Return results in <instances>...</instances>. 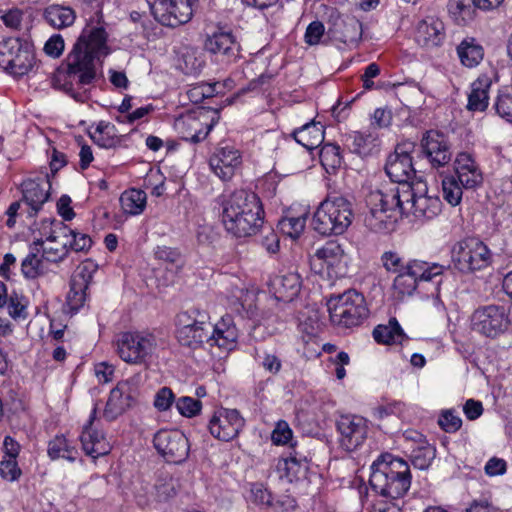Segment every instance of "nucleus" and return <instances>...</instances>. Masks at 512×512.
Instances as JSON below:
<instances>
[{"label": "nucleus", "instance_id": "1", "mask_svg": "<svg viewBox=\"0 0 512 512\" xmlns=\"http://www.w3.org/2000/svg\"><path fill=\"white\" fill-rule=\"evenodd\" d=\"M108 34L103 26L87 25L66 57L65 70H58L55 86L77 101H84V92H75L74 85L82 88L96 79V65L110 53L107 45Z\"/></svg>", "mask_w": 512, "mask_h": 512}, {"label": "nucleus", "instance_id": "2", "mask_svg": "<svg viewBox=\"0 0 512 512\" xmlns=\"http://www.w3.org/2000/svg\"><path fill=\"white\" fill-rule=\"evenodd\" d=\"M222 223L235 237L255 235L263 225L264 209L260 198L253 191L239 189L223 196Z\"/></svg>", "mask_w": 512, "mask_h": 512}, {"label": "nucleus", "instance_id": "3", "mask_svg": "<svg viewBox=\"0 0 512 512\" xmlns=\"http://www.w3.org/2000/svg\"><path fill=\"white\" fill-rule=\"evenodd\" d=\"M369 484L380 496L393 502L397 501L410 489V467L403 459L391 454H382L371 465Z\"/></svg>", "mask_w": 512, "mask_h": 512}, {"label": "nucleus", "instance_id": "4", "mask_svg": "<svg viewBox=\"0 0 512 512\" xmlns=\"http://www.w3.org/2000/svg\"><path fill=\"white\" fill-rule=\"evenodd\" d=\"M351 202L343 196L327 197L315 211L313 229L323 236L341 235L353 219Z\"/></svg>", "mask_w": 512, "mask_h": 512}, {"label": "nucleus", "instance_id": "5", "mask_svg": "<svg viewBox=\"0 0 512 512\" xmlns=\"http://www.w3.org/2000/svg\"><path fill=\"white\" fill-rule=\"evenodd\" d=\"M327 307L331 322L340 328L359 326L369 315L364 296L354 289L331 295Z\"/></svg>", "mask_w": 512, "mask_h": 512}, {"label": "nucleus", "instance_id": "6", "mask_svg": "<svg viewBox=\"0 0 512 512\" xmlns=\"http://www.w3.org/2000/svg\"><path fill=\"white\" fill-rule=\"evenodd\" d=\"M394 197L395 194L385 195L382 189L371 191L366 196L368 212L365 214L364 224L369 230L385 233L394 229L401 218Z\"/></svg>", "mask_w": 512, "mask_h": 512}, {"label": "nucleus", "instance_id": "7", "mask_svg": "<svg viewBox=\"0 0 512 512\" xmlns=\"http://www.w3.org/2000/svg\"><path fill=\"white\" fill-rule=\"evenodd\" d=\"M177 324V339L182 346L197 349L205 342L210 344L213 324L206 311L198 308L183 311L177 315Z\"/></svg>", "mask_w": 512, "mask_h": 512}, {"label": "nucleus", "instance_id": "8", "mask_svg": "<svg viewBox=\"0 0 512 512\" xmlns=\"http://www.w3.org/2000/svg\"><path fill=\"white\" fill-rule=\"evenodd\" d=\"M36 65L31 44L19 38H7L0 42V67L14 77L27 75Z\"/></svg>", "mask_w": 512, "mask_h": 512}, {"label": "nucleus", "instance_id": "9", "mask_svg": "<svg viewBox=\"0 0 512 512\" xmlns=\"http://www.w3.org/2000/svg\"><path fill=\"white\" fill-rule=\"evenodd\" d=\"M452 260L461 272H475L487 268L492 261L488 247L477 238H466L452 248Z\"/></svg>", "mask_w": 512, "mask_h": 512}, {"label": "nucleus", "instance_id": "10", "mask_svg": "<svg viewBox=\"0 0 512 512\" xmlns=\"http://www.w3.org/2000/svg\"><path fill=\"white\" fill-rule=\"evenodd\" d=\"M157 347L152 334L143 332H123L117 336L116 350L119 357L129 364H145Z\"/></svg>", "mask_w": 512, "mask_h": 512}, {"label": "nucleus", "instance_id": "11", "mask_svg": "<svg viewBox=\"0 0 512 512\" xmlns=\"http://www.w3.org/2000/svg\"><path fill=\"white\" fill-rule=\"evenodd\" d=\"M155 20L164 26L188 23L199 0H146Z\"/></svg>", "mask_w": 512, "mask_h": 512}, {"label": "nucleus", "instance_id": "12", "mask_svg": "<svg viewBox=\"0 0 512 512\" xmlns=\"http://www.w3.org/2000/svg\"><path fill=\"white\" fill-rule=\"evenodd\" d=\"M510 324L503 306L487 305L476 309L471 316V328L474 332L496 338L503 334Z\"/></svg>", "mask_w": 512, "mask_h": 512}, {"label": "nucleus", "instance_id": "13", "mask_svg": "<svg viewBox=\"0 0 512 512\" xmlns=\"http://www.w3.org/2000/svg\"><path fill=\"white\" fill-rule=\"evenodd\" d=\"M153 444L157 452L170 463H182L190 451L187 437L178 429L159 430L154 435Z\"/></svg>", "mask_w": 512, "mask_h": 512}, {"label": "nucleus", "instance_id": "14", "mask_svg": "<svg viewBox=\"0 0 512 512\" xmlns=\"http://www.w3.org/2000/svg\"><path fill=\"white\" fill-rule=\"evenodd\" d=\"M215 123L214 117H210V111L200 108L177 118L175 128L184 140L199 143L208 136Z\"/></svg>", "mask_w": 512, "mask_h": 512}, {"label": "nucleus", "instance_id": "15", "mask_svg": "<svg viewBox=\"0 0 512 512\" xmlns=\"http://www.w3.org/2000/svg\"><path fill=\"white\" fill-rule=\"evenodd\" d=\"M244 425L245 420L236 409H217L208 421L210 434L214 438L226 442L236 438Z\"/></svg>", "mask_w": 512, "mask_h": 512}, {"label": "nucleus", "instance_id": "16", "mask_svg": "<svg viewBox=\"0 0 512 512\" xmlns=\"http://www.w3.org/2000/svg\"><path fill=\"white\" fill-rule=\"evenodd\" d=\"M339 444L347 452L357 450L363 445L368 434L367 421L357 415H342L337 420Z\"/></svg>", "mask_w": 512, "mask_h": 512}, {"label": "nucleus", "instance_id": "17", "mask_svg": "<svg viewBox=\"0 0 512 512\" xmlns=\"http://www.w3.org/2000/svg\"><path fill=\"white\" fill-rule=\"evenodd\" d=\"M412 148V143L400 144L388 156L385 172L392 182L400 184L418 179L410 155Z\"/></svg>", "mask_w": 512, "mask_h": 512}, {"label": "nucleus", "instance_id": "18", "mask_svg": "<svg viewBox=\"0 0 512 512\" xmlns=\"http://www.w3.org/2000/svg\"><path fill=\"white\" fill-rule=\"evenodd\" d=\"M345 252L340 244L335 241H328L322 247L317 248L310 256L311 269L318 274L325 271L338 273L345 265Z\"/></svg>", "mask_w": 512, "mask_h": 512}, {"label": "nucleus", "instance_id": "19", "mask_svg": "<svg viewBox=\"0 0 512 512\" xmlns=\"http://www.w3.org/2000/svg\"><path fill=\"white\" fill-rule=\"evenodd\" d=\"M96 266L91 261L82 263L70 280V290L67 295V306L73 313L83 307L86 301V290L93 277Z\"/></svg>", "mask_w": 512, "mask_h": 512}, {"label": "nucleus", "instance_id": "20", "mask_svg": "<svg viewBox=\"0 0 512 512\" xmlns=\"http://www.w3.org/2000/svg\"><path fill=\"white\" fill-rule=\"evenodd\" d=\"M205 49L226 64L240 57V44L231 32H215L205 41Z\"/></svg>", "mask_w": 512, "mask_h": 512}, {"label": "nucleus", "instance_id": "21", "mask_svg": "<svg viewBox=\"0 0 512 512\" xmlns=\"http://www.w3.org/2000/svg\"><path fill=\"white\" fill-rule=\"evenodd\" d=\"M421 149L434 167L448 164L452 157L445 135L438 131L426 132L421 140Z\"/></svg>", "mask_w": 512, "mask_h": 512}, {"label": "nucleus", "instance_id": "22", "mask_svg": "<svg viewBox=\"0 0 512 512\" xmlns=\"http://www.w3.org/2000/svg\"><path fill=\"white\" fill-rule=\"evenodd\" d=\"M240 164L239 151L228 144L218 147L209 160L211 170L223 181L230 180Z\"/></svg>", "mask_w": 512, "mask_h": 512}, {"label": "nucleus", "instance_id": "23", "mask_svg": "<svg viewBox=\"0 0 512 512\" xmlns=\"http://www.w3.org/2000/svg\"><path fill=\"white\" fill-rule=\"evenodd\" d=\"M97 409V405H94L89 420L84 426L80 437L84 452L93 459L107 455L111 450L110 443L107 441L104 434L92 429V424L96 419Z\"/></svg>", "mask_w": 512, "mask_h": 512}, {"label": "nucleus", "instance_id": "24", "mask_svg": "<svg viewBox=\"0 0 512 512\" xmlns=\"http://www.w3.org/2000/svg\"><path fill=\"white\" fill-rule=\"evenodd\" d=\"M50 188L48 175L27 179L22 183L23 200L30 206L31 212L29 214L31 216L36 215L48 200Z\"/></svg>", "mask_w": 512, "mask_h": 512}, {"label": "nucleus", "instance_id": "25", "mask_svg": "<svg viewBox=\"0 0 512 512\" xmlns=\"http://www.w3.org/2000/svg\"><path fill=\"white\" fill-rule=\"evenodd\" d=\"M399 186L391 185V187H383L385 195L395 194L394 201L397 202V208L400 210V215L411 212L410 205L414 202L417 195L425 192V181L421 178L412 181L400 183Z\"/></svg>", "mask_w": 512, "mask_h": 512}, {"label": "nucleus", "instance_id": "26", "mask_svg": "<svg viewBox=\"0 0 512 512\" xmlns=\"http://www.w3.org/2000/svg\"><path fill=\"white\" fill-rule=\"evenodd\" d=\"M446 38L444 23L429 16L421 20L416 29V41L423 47L434 48L443 44Z\"/></svg>", "mask_w": 512, "mask_h": 512}, {"label": "nucleus", "instance_id": "27", "mask_svg": "<svg viewBox=\"0 0 512 512\" xmlns=\"http://www.w3.org/2000/svg\"><path fill=\"white\" fill-rule=\"evenodd\" d=\"M134 402L128 382H120L110 391L103 416L108 421H113L122 415Z\"/></svg>", "mask_w": 512, "mask_h": 512}, {"label": "nucleus", "instance_id": "28", "mask_svg": "<svg viewBox=\"0 0 512 512\" xmlns=\"http://www.w3.org/2000/svg\"><path fill=\"white\" fill-rule=\"evenodd\" d=\"M454 168L456 179L466 189L475 188L483 181L482 172L469 153H459L456 157Z\"/></svg>", "mask_w": 512, "mask_h": 512}, {"label": "nucleus", "instance_id": "29", "mask_svg": "<svg viewBox=\"0 0 512 512\" xmlns=\"http://www.w3.org/2000/svg\"><path fill=\"white\" fill-rule=\"evenodd\" d=\"M350 141V150L361 156H372L379 151L380 141L376 127H369L361 131H353L346 136Z\"/></svg>", "mask_w": 512, "mask_h": 512}, {"label": "nucleus", "instance_id": "30", "mask_svg": "<svg viewBox=\"0 0 512 512\" xmlns=\"http://www.w3.org/2000/svg\"><path fill=\"white\" fill-rule=\"evenodd\" d=\"M239 336L238 329L231 315H224L211 330L210 346L232 350L236 347Z\"/></svg>", "mask_w": 512, "mask_h": 512}, {"label": "nucleus", "instance_id": "31", "mask_svg": "<svg viewBox=\"0 0 512 512\" xmlns=\"http://www.w3.org/2000/svg\"><path fill=\"white\" fill-rule=\"evenodd\" d=\"M238 282L232 285L228 294L231 309L242 317L252 318L256 314V295Z\"/></svg>", "mask_w": 512, "mask_h": 512}, {"label": "nucleus", "instance_id": "32", "mask_svg": "<svg viewBox=\"0 0 512 512\" xmlns=\"http://www.w3.org/2000/svg\"><path fill=\"white\" fill-rule=\"evenodd\" d=\"M42 246L43 240L38 239L34 241L30 247L29 254L22 261L21 271L27 279H36L47 274L49 271V263L43 258V254L39 256Z\"/></svg>", "mask_w": 512, "mask_h": 512}, {"label": "nucleus", "instance_id": "33", "mask_svg": "<svg viewBox=\"0 0 512 512\" xmlns=\"http://www.w3.org/2000/svg\"><path fill=\"white\" fill-rule=\"evenodd\" d=\"M270 286L278 300L291 301L300 291V277L296 273L275 276L270 281Z\"/></svg>", "mask_w": 512, "mask_h": 512}, {"label": "nucleus", "instance_id": "34", "mask_svg": "<svg viewBox=\"0 0 512 512\" xmlns=\"http://www.w3.org/2000/svg\"><path fill=\"white\" fill-rule=\"evenodd\" d=\"M293 138L307 150L318 148L324 140V127L320 122L311 121L293 131Z\"/></svg>", "mask_w": 512, "mask_h": 512}, {"label": "nucleus", "instance_id": "35", "mask_svg": "<svg viewBox=\"0 0 512 512\" xmlns=\"http://www.w3.org/2000/svg\"><path fill=\"white\" fill-rule=\"evenodd\" d=\"M43 18L54 29H64L73 25L76 12L70 6L51 4L44 9Z\"/></svg>", "mask_w": 512, "mask_h": 512}, {"label": "nucleus", "instance_id": "36", "mask_svg": "<svg viewBox=\"0 0 512 512\" xmlns=\"http://www.w3.org/2000/svg\"><path fill=\"white\" fill-rule=\"evenodd\" d=\"M56 226L57 229L53 230L47 240L58 241L60 238H63L64 241L68 242V246L77 252L91 247L92 240L87 234L75 232L61 222H58Z\"/></svg>", "mask_w": 512, "mask_h": 512}, {"label": "nucleus", "instance_id": "37", "mask_svg": "<svg viewBox=\"0 0 512 512\" xmlns=\"http://www.w3.org/2000/svg\"><path fill=\"white\" fill-rule=\"evenodd\" d=\"M276 471L281 479L292 482L306 470V457L293 451L288 457L279 458L275 465Z\"/></svg>", "mask_w": 512, "mask_h": 512}, {"label": "nucleus", "instance_id": "38", "mask_svg": "<svg viewBox=\"0 0 512 512\" xmlns=\"http://www.w3.org/2000/svg\"><path fill=\"white\" fill-rule=\"evenodd\" d=\"M456 50L461 64L467 68L478 66L484 58L482 45L473 37L464 38Z\"/></svg>", "mask_w": 512, "mask_h": 512}, {"label": "nucleus", "instance_id": "39", "mask_svg": "<svg viewBox=\"0 0 512 512\" xmlns=\"http://www.w3.org/2000/svg\"><path fill=\"white\" fill-rule=\"evenodd\" d=\"M441 200L437 196L428 195V187L425 183V192L417 195L409 209L417 218L432 219L441 211Z\"/></svg>", "mask_w": 512, "mask_h": 512}, {"label": "nucleus", "instance_id": "40", "mask_svg": "<svg viewBox=\"0 0 512 512\" xmlns=\"http://www.w3.org/2000/svg\"><path fill=\"white\" fill-rule=\"evenodd\" d=\"M444 266L436 263L430 264L419 260H409L405 264V271L418 281H433L443 273Z\"/></svg>", "mask_w": 512, "mask_h": 512}, {"label": "nucleus", "instance_id": "41", "mask_svg": "<svg viewBox=\"0 0 512 512\" xmlns=\"http://www.w3.org/2000/svg\"><path fill=\"white\" fill-rule=\"evenodd\" d=\"M491 81L487 76L479 77L472 83L468 96L467 109L470 111H484L488 107L489 89Z\"/></svg>", "mask_w": 512, "mask_h": 512}, {"label": "nucleus", "instance_id": "42", "mask_svg": "<svg viewBox=\"0 0 512 512\" xmlns=\"http://www.w3.org/2000/svg\"><path fill=\"white\" fill-rule=\"evenodd\" d=\"M373 337L381 344H402L406 335L395 318L389 320L388 325H378L373 330Z\"/></svg>", "mask_w": 512, "mask_h": 512}, {"label": "nucleus", "instance_id": "43", "mask_svg": "<svg viewBox=\"0 0 512 512\" xmlns=\"http://www.w3.org/2000/svg\"><path fill=\"white\" fill-rule=\"evenodd\" d=\"M146 193L139 189H129L120 196V204L124 213L129 215L141 214L146 207Z\"/></svg>", "mask_w": 512, "mask_h": 512}, {"label": "nucleus", "instance_id": "44", "mask_svg": "<svg viewBox=\"0 0 512 512\" xmlns=\"http://www.w3.org/2000/svg\"><path fill=\"white\" fill-rule=\"evenodd\" d=\"M78 451L69 445L64 436H56L48 444V455L52 460L59 458L74 462L77 458Z\"/></svg>", "mask_w": 512, "mask_h": 512}, {"label": "nucleus", "instance_id": "45", "mask_svg": "<svg viewBox=\"0 0 512 512\" xmlns=\"http://www.w3.org/2000/svg\"><path fill=\"white\" fill-rule=\"evenodd\" d=\"M475 0H449L448 10L458 23H467L474 18Z\"/></svg>", "mask_w": 512, "mask_h": 512}, {"label": "nucleus", "instance_id": "46", "mask_svg": "<svg viewBox=\"0 0 512 512\" xmlns=\"http://www.w3.org/2000/svg\"><path fill=\"white\" fill-rule=\"evenodd\" d=\"M115 126L110 123L100 122L95 132L91 135L95 144L102 148H113L119 142L118 138L115 135Z\"/></svg>", "mask_w": 512, "mask_h": 512}, {"label": "nucleus", "instance_id": "47", "mask_svg": "<svg viewBox=\"0 0 512 512\" xmlns=\"http://www.w3.org/2000/svg\"><path fill=\"white\" fill-rule=\"evenodd\" d=\"M464 187L454 175L445 176L442 179V195L443 199L451 206L460 204Z\"/></svg>", "mask_w": 512, "mask_h": 512}, {"label": "nucleus", "instance_id": "48", "mask_svg": "<svg viewBox=\"0 0 512 512\" xmlns=\"http://www.w3.org/2000/svg\"><path fill=\"white\" fill-rule=\"evenodd\" d=\"M177 492V481L170 476L160 477L153 486L151 496L157 502H164L174 497Z\"/></svg>", "mask_w": 512, "mask_h": 512}, {"label": "nucleus", "instance_id": "49", "mask_svg": "<svg viewBox=\"0 0 512 512\" xmlns=\"http://www.w3.org/2000/svg\"><path fill=\"white\" fill-rule=\"evenodd\" d=\"M319 158L326 171H334L341 165V155L339 146L327 143L323 145L319 152Z\"/></svg>", "mask_w": 512, "mask_h": 512}, {"label": "nucleus", "instance_id": "50", "mask_svg": "<svg viewBox=\"0 0 512 512\" xmlns=\"http://www.w3.org/2000/svg\"><path fill=\"white\" fill-rule=\"evenodd\" d=\"M8 314L15 320L26 319L27 313V299L17 292H12L7 298Z\"/></svg>", "mask_w": 512, "mask_h": 512}, {"label": "nucleus", "instance_id": "51", "mask_svg": "<svg viewBox=\"0 0 512 512\" xmlns=\"http://www.w3.org/2000/svg\"><path fill=\"white\" fill-rule=\"evenodd\" d=\"M306 225V217H285L279 221L280 230L287 236L297 239L304 231Z\"/></svg>", "mask_w": 512, "mask_h": 512}, {"label": "nucleus", "instance_id": "52", "mask_svg": "<svg viewBox=\"0 0 512 512\" xmlns=\"http://www.w3.org/2000/svg\"><path fill=\"white\" fill-rule=\"evenodd\" d=\"M155 256L157 259L166 262L171 268H175L176 271H179L184 265L181 253L174 248L158 246L155 250Z\"/></svg>", "mask_w": 512, "mask_h": 512}, {"label": "nucleus", "instance_id": "53", "mask_svg": "<svg viewBox=\"0 0 512 512\" xmlns=\"http://www.w3.org/2000/svg\"><path fill=\"white\" fill-rule=\"evenodd\" d=\"M175 406L182 416L193 417L201 411L202 403L198 399L182 396L176 400Z\"/></svg>", "mask_w": 512, "mask_h": 512}, {"label": "nucleus", "instance_id": "54", "mask_svg": "<svg viewBox=\"0 0 512 512\" xmlns=\"http://www.w3.org/2000/svg\"><path fill=\"white\" fill-rule=\"evenodd\" d=\"M435 457V449L431 446L419 447L412 453V464L414 467L427 469Z\"/></svg>", "mask_w": 512, "mask_h": 512}, {"label": "nucleus", "instance_id": "55", "mask_svg": "<svg viewBox=\"0 0 512 512\" xmlns=\"http://www.w3.org/2000/svg\"><path fill=\"white\" fill-rule=\"evenodd\" d=\"M381 261L388 272L395 274L405 271V264L407 262L398 253L392 251L384 252L381 256Z\"/></svg>", "mask_w": 512, "mask_h": 512}, {"label": "nucleus", "instance_id": "56", "mask_svg": "<svg viewBox=\"0 0 512 512\" xmlns=\"http://www.w3.org/2000/svg\"><path fill=\"white\" fill-rule=\"evenodd\" d=\"M495 108L499 116L512 122V88L499 94Z\"/></svg>", "mask_w": 512, "mask_h": 512}, {"label": "nucleus", "instance_id": "57", "mask_svg": "<svg viewBox=\"0 0 512 512\" xmlns=\"http://www.w3.org/2000/svg\"><path fill=\"white\" fill-rule=\"evenodd\" d=\"M416 287V280L404 271L397 274L393 282V288L401 295H411Z\"/></svg>", "mask_w": 512, "mask_h": 512}, {"label": "nucleus", "instance_id": "58", "mask_svg": "<svg viewBox=\"0 0 512 512\" xmlns=\"http://www.w3.org/2000/svg\"><path fill=\"white\" fill-rule=\"evenodd\" d=\"M361 37V24L354 19L343 22V31L339 37L345 44L356 42Z\"/></svg>", "mask_w": 512, "mask_h": 512}, {"label": "nucleus", "instance_id": "59", "mask_svg": "<svg viewBox=\"0 0 512 512\" xmlns=\"http://www.w3.org/2000/svg\"><path fill=\"white\" fill-rule=\"evenodd\" d=\"M57 242L60 244V247H46L42 249L43 258L46 259L49 264L62 261L68 253V242L64 241L63 238H60Z\"/></svg>", "mask_w": 512, "mask_h": 512}, {"label": "nucleus", "instance_id": "60", "mask_svg": "<svg viewBox=\"0 0 512 512\" xmlns=\"http://www.w3.org/2000/svg\"><path fill=\"white\" fill-rule=\"evenodd\" d=\"M175 395L169 387L160 388L154 397V407L158 411H167L175 403Z\"/></svg>", "mask_w": 512, "mask_h": 512}, {"label": "nucleus", "instance_id": "61", "mask_svg": "<svg viewBox=\"0 0 512 512\" xmlns=\"http://www.w3.org/2000/svg\"><path fill=\"white\" fill-rule=\"evenodd\" d=\"M438 423L440 427L448 433H454L462 426L461 418L452 410L443 412L439 417Z\"/></svg>", "mask_w": 512, "mask_h": 512}, {"label": "nucleus", "instance_id": "62", "mask_svg": "<svg viewBox=\"0 0 512 512\" xmlns=\"http://www.w3.org/2000/svg\"><path fill=\"white\" fill-rule=\"evenodd\" d=\"M21 474L17 461L14 458H4L0 462V476L8 481L16 480Z\"/></svg>", "mask_w": 512, "mask_h": 512}, {"label": "nucleus", "instance_id": "63", "mask_svg": "<svg viewBox=\"0 0 512 512\" xmlns=\"http://www.w3.org/2000/svg\"><path fill=\"white\" fill-rule=\"evenodd\" d=\"M324 32L325 27L321 21L311 22L305 32V42L311 46L319 44Z\"/></svg>", "mask_w": 512, "mask_h": 512}, {"label": "nucleus", "instance_id": "64", "mask_svg": "<svg viewBox=\"0 0 512 512\" xmlns=\"http://www.w3.org/2000/svg\"><path fill=\"white\" fill-rule=\"evenodd\" d=\"M65 43L60 34L52 35L44 45V52L53 58H58L64 51Z\"/></svg>", "mask_w": 512, "mask_h": 512}]
</instances>
